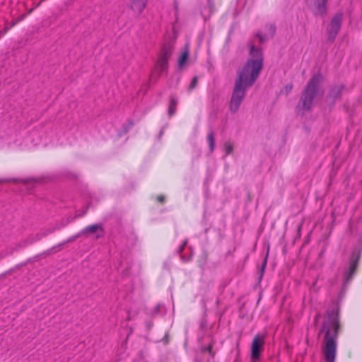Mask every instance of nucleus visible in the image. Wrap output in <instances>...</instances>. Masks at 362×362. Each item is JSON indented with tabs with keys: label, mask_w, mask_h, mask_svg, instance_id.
I'll use <instances>...</instances> for the list:
<instances>
[{
	"label": "nucleus",
	"mask_w": 362,
	"mask_h": 362,
	"mask_svg": "<svg viewBox=\"0 0 362 362\" xmlns=\"http://www.w3.org/2000/svg\"><path fill=\"white\" fill-rule=\"evenodd\" d=\"M177 104V99L174 96H170L168 108V115L170 117H172L175 113Z\"/></svg>",
	"instance_id": "12"
},
{
	"label": "nucleus",
	"mask_w": 362,
	"mask_h": 362,
	"mask_svg": "<svg viewBox=\"0 0 362 362\" xmlns=\"http://www.w3.org/2000/svg\"><path fill=\"white\" fill-rule=\"evenodd\" d=\"M25 18V15H23L18 20V21H20L21 20H23V18Z\"/></svg>",
	"instance_id": "26"
},
{
	"label": "nucleus",
	"mask_w": 362,
	"mask_h": 362,
	"mask_svg": "<svg viewBox=\"0 0 362 362\" xmlns=\"http://www.w3.org/2000/svg\"><path fill=\"white\" fill-rule=\"evenodd\" d=\"M320 316V315H317L316 317H315V319L317 320V318Z\"/></svg>",
	"instance_id": "29"
},
{
	"label": "nucleus",
	"mask_w": 362,
	"mask_h": 362,
	"mask_svg": "<svg viewBox=\"0 0 362 362\" xmlns=\"http://www.w3.org/2000/svg\"><path fill=\"white\" fill-rule=\"evenodd\" d=\"M322 78V75L317 74L313 75L308 82L301 94L298 105V107L303 110L308 111L313 107V100L317 94L319 84Z\"/></svg>",
	"instance_id": "3"
},
{
	"label": "nucleus",
	"mask_w": 362,
	"mask_h": 362,
	"mask_svg": "<svg viewBox=\"0 0 362 362\" xmlns=\"http://www.w3.org/2000/svg\"><path fill=\"white\" fill-rule=\"evenodd\" d=\"M342 89V86H337L332 89V93L334 95V98H337L340 96Z\"/></svg>",
	"instance_id": "17"
},
{
	"label": "nucleus",
	"mask_w": 362,
	"mask_h": 362,
	"mask_svg": "<svg viewBox=\"0 0 362 362\" xmlns=\"http://www.w3.org/2000/svg\"><path fill=\"white\" fill-rule=\"evenodd\" d=\"M343 21L342 13H337L332 18L327 27L326 32L327 40L333 42L338 35Z\"/></svg>",
	"instance_id": "5"
},
{
	"label": "nucleus",
	"mask_w": 362,
	"mask_h": 362,
	"mask_svg": "<svg viewBox=\"0 0 362 362\" xmlns=\"http://www.w3.org/2000/svg\"><path fill=\"white\" fill-rule=\"evenodd\" d=\"M265 344V337L264 334H257L252 342L251 345V360L252 361H257L260 358L261 352L264 349V345Z\"/></svg>",
	"instance_id": "6"
},
{
	"label": "nucleus",
	"mask_w": 362,
	"mask_h": 362,
	"mask_svg": "<svg viewBox=\"0 0 362 362\" xmlns=\"http://www.w3.org/2000/svg\"><path fill=\"white\" fill-rule=\"evenodd\" d=\"M207 141L209 143L210 151L213 152L215 148V138L213 132H210L207 136Z\"/></svg>",
	"instance_id": "15"
},
{
	"label": "nucleus",
	"mask_w": 362,
	"mask_h": 362,
	"mask_svg": "<svg viewBox=\"0 0 362 362\" xmlns=\"http://www.w3.org/2000/svg\"><path fill=\"white\" fill-rule=\"evenodd\" d=\"M315 16H323L327 12V0H305Z\"/></svg>",
	"instance_id": "7"
},
{
	"label": "nucleus",
	"mask_w": 362,
	"mask_h": 362,
	"mask_svg": "<svg viewBox=\"0 0 362 362\" xmlns=\"http://www.w3.org/2000/svg\"><path fill=\"white\" fill-rule=\"evenodd\" d=\"M186 244H187V240H185L184 242V243L179 247V250H178L179 252H182L183 251Z\"/></svg>",
	"instance_id": "23"
},
{
	"label": "nucleus",
	"mask_w": 362,
	"mask_h": 362,
	"mask_svg": "<svg viewBox=\"0 0 362 362\" xmlns=\"http://www.w3.org/2000/svg\"><path fill=\"white\" fill-rule=\"evenodd\" d=\"M3 180H0V182H1Z\"/></svg>",
	"instance_id": "30"
},
{
	"label": "nucleus",
	"mask_w": 362,
	"mask_h": 362,
	"mask_svg": "<svg viewBox=\"0 0 362 362\" xmlns=\"http://www.w3.org/2000/svg\"><path fill=\"white\" fill-rule=\"evenodd\" d=\"M54 230H55V228H49L46 229L45 230L42 232L40 234L37 235V240H40L42 238L45 237L46 235L54 233Z\"/></svg>",
	"instance_id": "16"
},
{
	"label": "nucleus",
	"mask_w": 362,
	"mask_h": 362,
	"mask_svg": "<svg viewBox=\"0 0 362 362\" xmlns=\"http://www.w3.org/2000/svg\"><path fill=\"white\" fill-rule=\"evenodd\" d=\"M32 11H33V9H30V10L28 11V13H30Z\"/></svg>",
	"instance_id": "28"
},
{
	"label": "nucleus",
	"mask_w": 362,
	"mask_h": 362,
	"mask_svg": "<svg viewBox=\"0 0 362 362\" xmlns=\"http://www.w3.org/2000/svg\"><path fill=\"white\" fill-rule=\"evenodd\" d=\"M157 200L160 202H163L165 200V197L163 195H160L157 197Z\"/></svg>",
	"instance_id": "24"
},
{
	"label": "nucleus",
	"mask_w": 362,
	"mask_h": 362,
	"mask_svg": "<svg viewBox=\"0 0 362 362\" xmlns=\"http://www.w3.org/2000/svg\"><path fill=\"white\" fill-rule=\"evenodd\" d=\"M213 6H214L212 2L210 0H208V7L204 8V9L202 10V14L204 18H206V16H209L211 14L213 11Z\"/></svg>",
	"instance_id": "14"
},
{
	"label": "nucleus",
	"mask_w": 362,
	"mask_h": 362,
	"mask_svg": "<svg viewBox=\"0 0 362 362\" xmlns=\"http://www.w3.org/2000/svg\"><path fill=\"white\" fill-rule=\"evenodd\" d=\"M189 57V50L188 48L186 47V49L183 51L181 56L178 59V66L179 67H182L184 64H185L186 61L187 60Z\"/></svg>",
	"instance_id": "13"
},
{
	"label": "nucleus",
	"mask_w": 362,
	"mask_h": 362,
	"mask_svg": "<svg viewBox=\"0 0 362 362\" xmlns=\"http://www.w3.org/2000/svg\"><path fill=\"white\" fill-rule=\"evenodd\" d=\"M173 46L174 41L170 40L165 42L160 49L158 59L155 64V71L159 76L168 70V60L172 55Z\"/></svg>",
	"instance_id": "4"
},
{
	"label": "nucleus",
	"mask_w": 362,
	"mask_h": 362,
	"mask_svg": "<svg viewBox=\"0 0 362 362\" xmlns=\"http://www.w3.org/2000/svg\"><path fill=\"white\" fill-rule=\"evenodd\" d=\"M9 28L6 27L3 30H0V38H1L8 31Z\"/></svg>",
	"instance_id": "21"
},
{
	"label": "nucleus",
	"mask_w": 362,
	"mask_h": 362,
	"mask_svg": "<svg viewBox=\"0 0 362 362\" xmlns=\"http://www.w3.org/2000/svg\"><path fill=\"white\" fill-rule=\"evenodd\" d=\"M264 30L265 32L264 33L259 31L256 34L260 42H264L274 35L276 26L272 23L267 24L264 27Z\"/></svg>",
	"instance_id": "10"
},
{
	"label": "nucleus",
	"mask_w": 362,
	"mask_h": 362,
	"mask_svg": "<svg viewBox=\"0 0 362 362\" xmlns=\"http://www.w3.org/2000/svg\"><path fill=\"white\" fill-rule=\"evenodd\" d=\"M266 264H267V259H264V262L263 265H262V272H263V271H264V267H265V266H266Z\"/></svg>",
	"instance_id": "25"
},
{
	"label": "nucleus",
	"mask_w": 362,
	"mask_h": 362,
	"mask_svg": "<svg viewBox=\"0 0 362 362\" xmlns=\"http://www.w3.org/2000/svg\"><path fill=\"white\" fill-rule=\"evenodd\" d=\"M292 89H293V85L291 83H288L284 86L283 91L285 92L286 95H288L291 91Z\"/></svg>",
	"instance_id": "20"
},
{
	"label": "nucleus",
	"mask_w": 362,
	"mask_h": 362,
	"mask_svg": "<svg viewBox=\"0 0 362 362\" xmlns=\"http://www.w3.org/2000/svg\"><path fill=\"white\" fill-rule=\"evenodd\" d=\"M205 351H208L211 355H213L212 345H209L205 348Z\"/></svg>",
	"instance_id": "22"
},
{
	"label": "nucleus",
	"mask_w": 362,
	"mask_h": 362,
	"mask_svg": "<svg viewBox=\"0 0 362 362\" xmlns=\"http://www.w3.org/2000/svg\"><path fill=\"white\" fill-rule=\"evenodd\" d=\"M197 81H198L197 76H194L192 78V82H191V83H190V85L189 86V90H192V89H194L197 86Z\"/></svg>",
	"instance_id": "19"
},
{
	"label": "nucleus",
	"mask_w": 362,
	"mask_h": 362,
	"mask_svg": "<svg viewBox=\"0 0 362 362\" xmlns=\"http://www.w3.org/2000/svg\"><path fill=\"white\" fill-rule=\"evenodd\" d=\"M263 67V55L259 48L250 45V58L238 71L229 103V110L235 113L243 101L247 88L252 86Z\"/></svg>",
	"instance_id": "1"
},
{
	"label": "nucleus",
	"mask_w": 362,
	"mask_h": 362,
	"mask_svg": "<svg viewBox=\"0 0 362 362\" xmlns=\"http://www.w3.org/2000/svg\"><path fill=\"white\" fill-rule=\"evenodd\" d=\"M16 24V22H13V23H12L11 26H13V25H15Z\"/></svg>",
	"instance_id": "27"
},
{
	"label": "nucleus",
	"mask_w": 362,
	"mask_h": 362,
	"mask_svg": "<svg viewBox=\"0 0 362 362\" xmlns=\"http://www.w3.org/2000/svg\"><path fill=\"white\" fill-rule=\"evenodd\" d=\"M90 234H96L95 238H100L103 236L104 230L101 225L93 224L85 227L81 231L77 233L72 240H75L82 235L87 236Z\"/></svg>",
	"instance_id": "8"
},
{
	"label": "nucleus",
	"mask_w": 362,
	"mask_h": 362,
	"mask_svg": "<svg viewBox=\"0 0 362 362\" xmlns=\"http://www.w3.org/2000/svg\"><path fill=\"white\" fill-rule=\"evenodd\" d=\"M147 2L148 0H131V9L140 14L146 8Z\"/></svg>",
	"instance_id": "11"
},
{
	"label": "nucleus",
	"mask_w": 362,
	"mask_h": 362,
	"mask_svg": "<svg viewBox=\"0 0 362 362\" xmlns=\"http://www.w3.org/2000/svg\"><path fill=\"white\" fill-rule=\"evenodd\" d=\"M327 319L324 321L320 334L325 333V346L322 349L325 362H334L337 355V339L339 330L338 313L335 310L327 312Z\"/></svg>",
	"instance_id": "2"
},
{
	"label": "nucleus",
	"mask_w": 362,
	"mask_h": 362,
	"mask_svg": "<svg viewBox=\"0 0 362 362\" xmlns=\"http://www.w3.org/2000/svg\"><path fill=\"white\" fill-rule=\"evenodd\" d=\"M358 258V257L356 254L352 255L350 263L349 266L345 269L343 274L344 285L349 284V282L352 279L356 269Z\"/></svg>",
	"instance_id": "9"
},
{
	"label": "nucleus",
	"mask_w": 362,
	"mask_h": 362,
	"mask_svg": "<svg viewBox=\"0 0 362 362\" xmlns=\"http://www.w3.org/2000/svg\"><path fill=\"white\" fill-rule=\"evenodd\" d=\"M224 149L226 151V155H229L233 152V146L230 142H226L224 144Z\"/></svg>",
	"instance_id": "18"
}]
</instances>
